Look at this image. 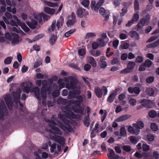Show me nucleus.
I'll return each instance as SVG.
<instances>
[{"mask_svg":"<svg viewBox=\"0 0 159 159\" xmlns=\"http://www.w3.org/2000/svg\"><path fill=\"white\" fill-rule=\"evenodd\" d=\"M47 122L50 123L49 124V125L51 129H49V131L55 135V136L52 137L53 139L58 143L61 145H64L65 141L64 137L60 136H56L57 134L60 135L62 134V132L61 130L55 126V125H57V124L52 119L51 120H49L47 121Z\"/></svg>","mask_w":159,"mask_h":159,"instance_id":"1","label":"nucleus"},{"mask_svg":"<svg viewBox=\"0 0 159 159\" xmlns=\"http://www.w3.org/2000/svg\"><path fill=\"white\" fill-rule=\"evenodd\" d=\"M58 117L64 122L63 124L60 121L57 120L56 119L55 120L57 121L58 124H57L58 126L64 131L69 132L72 131V128L71 126V122L70 120L65 118V115L60 112L58 114Z\"/></svg>","mask_w":159,"mask_h":159,"instance_id":"2","label":"nucleus"},{"mask_svg":"<svg viewBox=\"0 0 159 159\" xmlns=\"http://www.w3.org/2000/svg\"><path fill=\"white\" fill-rule=\"evenodd\" d=\"M70 102L71 104H75V105L72 106L71 108L69 106H66L65 107L66 109L69 111V110L71 109L75 113H80L82 115H84V108L81 106L82 102L78 100H70Z\"/></svg>","mask_w":159,"mask_h":159,"instance_id":"3","label":"nucleus"},{"mask_svg":"<svg viewBox=\"0 0 159 159\" xmlns=\"http://www.w3.org/2000/svg\"><path fill=\"white\" fill-rule=\"evenodd\" d=\"M69 82L66 83V88L69 90H80V87L79 84V81L75 78L72 76L69 77Z\"/></svg>","mask_w":159,"mask_h":159,"instance_id":"4","label":"nucleus"},{"mask_svg":"<svg viewBox=\"0 0 159 159\" xmlns=\"http://www.w3.org/2000/svg\"><path fill=\"white\" fill-rule=\"evenodd\" d=\"M5 16H3V19L7 24L13 26H17L16 21L12 20V16L9 12H6L5 14Z\"/></svg>","mask_w":159,"mask_h":159,"instance_id":"5","label":"nucleus"},{"mask_svg":"<svg viewBox=\"0 0 159 159\" xmlns=\"http://www.w3.org/2000/svg\"><path fill=\"white\" fill-rule=\"evenodd\" d=\"M8 111L4 102L2 101L0 103V119L2 121L4 119V116H7Z\"/></svg>","mask_w":159,"mask_h":159,"instance_id":"6","label":"nucleus"},{"mask_svg":"<svg viewBox=\"0 0 159 159\" xmlns=\"http://www.w3.org/2000/svg\"><path fill=\"white\" fill-rule=\"evenodd\" d=\"M76 14L77 17L82 18H85L89 15V12L85 9L81 7H78L76 11Z\"/></svg>","mask_w":159,"mask_h":159,"instance_id":"7","label":"nucleus"},{"mask_svg":"<svg viewBox=\"0 0 159 159\" xmlns=\"http://www.w3.org/2000/svg\"><path fill=\"white\" fill-rule=\"evenodd\" d=\"M104 0H99L96 4L95 1H92L91 2V8L92 10H94L95 11H97L103 5L104 2Z\"/></svg>","mask_w":159,"mask_h":159,"instance_id":"8","label":"nucleus"},{"mask_svg":"<svg viewBox=\"0 0 159 159\" xmlns=\"http://www.w3.org/2000/svg\"><path fill=\"white\" fill-rule=\"evenodd\" d=\"M11 95L14 98V101L16 103L19 102L20 106L21 107H23V104L21 103L19 101V99L20 97V93L17 92L13 91L11 93Z\"/></svg>","mask_w":159,"mask_h":159,"instance_id":"9","label":"nucleus"},{"mask_svg":"<svg viewBox=\"0 0 159 159\" xmlns=\"http://www.w3.org/2000/svg\"><path fill=\"white\" fill-rule=\"evenodd\" d=\"M4 100L8 108L11 110L13 104V102L11 97L7 94L4 97Z\"/></svg>","mask_w":159,"mask_h":159,"instance_id":"10","label":"nucleus"},{"mask_svg":"<svg viewBox=\"0 0 159 159\" xmlns=\"http://www.w3.org/2000/svg\"><path fill=\"white\" fill-rule=\"evenodd\" d=\"M150 17L149 14H147L144 17L141 19L139 21L140 24L144 26L145 25H148L150 22Z\"/></svg>","mask_w":159,"mask_h":159,"instance_id":"11","label":"nucleus"},{"mask_svg":"<svg viewBox=\"0 0 159 159\" xmlns=\"http://www.w3.org/2000/svg\"><path fill=\"white\" fill-rule=\"evenodd\" d=\"M30 92L34 93L35 97L39 101L41 100V97L40 94V89L38 87L32 88Z\"/></svg>","mask_w":159,"mask_h":159,"instance_id":"12","label":"nucleus"},{"mask_svg":"<svg viewBox=\"0 0 159 159\" xmlns=\"http://www.w3.org/2000/svg\"><path fill=\"white\" fill-rule=\"evenodd\" d=\"M13 38H12L11 43L13 45L18 44L21 40V39H20L18 34L13 33L12 34Z\"/></svg>","mask_w":159,"mask_h":159,"instance_id":"13","label":"nucleus"},{"mask_svg":"<svg viewBox=\"0 0 159 159\" xmlns=\"http://www.w3.org/2000/svg\"><path fill=\"white\" fill-rule=\"evenodd\" d=\"M80 93V90H73L72 91H70L69 92L67 98L69 99H72L75 97V95H79Z\"/></svg>","mask_w":159,"mask_h":159,"instance_id":"14","label":"nucleus"},{"mask_svg":"<svg viewBox=\"0 0 159 159\" xmlns=\"http://www.w3.org/2000/svg\"><path fill=\"white\" fill-rule=\"evenodd\" d=\"M140 102L142 106L147 107H152V102L151 101L145 99L141 100Z\"/></svg>","mask_w":159,"mask_h":159,"instance_id":"15","label":"nucleus"},{"mask_svg":"<svg viewBox=\"0 0 159 159\" xmlns=\"http://www.w3.org/2000/svg\"><path fill=\"white\" fill-rule=\"evenodd\" d=\"M128 91L130 93H135L136 94H139L140 92V89L139 87H135L134 88L129 87L128 88Z\"/></svg>","mask_w":159,"mask_h":159,"instance_id":"16","label":"nucleus"},{"mask_svg":"<svg viewBox=\"0 0 159 159\" xmlns=\"http://www.w3.org/2000/svg\"><path fill=\"white\" fill-rule=\"evenodd\" d=\"M94 92L98 98H100L102 97L103 95L102 90L99 87H97L94 88Z\"/></svg>","mask_w":159,"mask_h":159,"instance_id":"17","label":"nucleus"},{"mask_svg":"<svg viewBox=\"0 0 159 159\" xmlns=\"http://www.w3.org/2000/svg\"><path fill=\"white\" fill-rule=\"evenodd\" d=\"M131 116V115H124L117 118L115 120V121L116 122H120L125 121L129 118Z\"/></svg>","mask_w":159,"mask_h":159,"instance_id":"18","label":"nucleus"},{"mask_svg":"<svg viewBox=\"0 0 159 159\" xmlns=\"http://www.w3.org/2000/svg\"><path fill=\"white\" fill-rule=\"evenodd\" d=\"M51 89V87L48 85H42V87L41 88L40 94H46V92L50 91Z\"/></svg>","mask_w":159,"mask_h":159,"instance_id":"19","label":"nucleus"},{"mask_svg":"<svg viewBox=\"0 0 159 159\" xmlns=\"http://www.w3.org/2000/svg\"><path fill=\"white\" fill-rule=\"evenodd\" d=\"M13 18L14 19V20L15 21H16V24L17 25V24L21 26V27H25V28H26L27 29H29V28L24 23H22L20 21V20L18 19V17L15 15H14L13 16Z\"/></svg>","mask_w":159,"mask_h":159,"instance_id":"20","label":"nucleus"},{"mask_svg":"<svg viewBox=\"0 0 159 159\" xmlns=\"http://www.w3.org/2000/svg\"><path fill=\"white\" fill-rule=\"evenodd\" d=\"M65 116L69 119H76L77 115L74 113L72 111H69L65 114Z\"/></svg>","mask_w":159,"mask_h":159,"instance_id":"21","label":"nucleus"},{"mask_svg":"<svg viewBox=\"0 0 159 159\" xmlns=\"http://www.w3.org/2000/svg\"><path fill=\"white\" fill-rule=\"evenodd\" d=\"M100 9L99 10V13L103 17H105V20H108L109 16L108 15H106V12L105 9L103 7H100Z\"/></svg>","mask_w":159,"mask_h":159,"instance_id":"22","label":"nucleus"},{"mask_svg":"<svg viewBox=\"0 0 159 159\" xmlns=\"http://www.w3.org/2000/svg\"><path fill=\"white\" fill-rule=\"evenodd\" d=\"M26 24L30 28L34 29L36 28L37 22L36 20L33 19L31 22H27Z\"/></svg>","mask_w":159,"mask_h":159,"instance_id":"23","label":"nucleus"},{"mask_svg":"<svg viewBox=\"0 0 159 159\" xmlns=\"http://www.w3.org/2000/svg\"><path fill=\"white\" fill-rule=\"evenodd\" d=\"M129 35L131 38H134L136 40H138L139 39V36L136 31H131L129 33Z\"/></svg>","mask_w":159,"mask_h":159,"instance_id":"24","label":"nucleus"},{"mask_svg":"<svg viewBox=\"0 0 159 159\" xmlns=\"http://www.w3.org/2000/svg\"><path fill=\"white\" fill-rule=\"evenodd\" d=\"M64 19L62 16H61L57 20L56 24V26L58 30L62 26L64 23Z\"/></svg>","mask_w":159,"mask_h":159,"instance_id":"25","label":"nucleus"},{"mask_svg":"<svg viewBox=\"0 0 159 159\" xmlns=\"http://www.w3.org/2000/svg\"><path fill=\"white\" fill-rule=\"evenodd\" d=\"M159 45V42L157 41V39L152 43L148 44L146 45V47L148 48H155Z\"/></svg>","mask_w":159,"mask_h":159,"instance_id":"26","label":"nucleus"},{"mask_svg":"<svg viewBox=\"0 0 159 159\" xmlns=\"http://www.w3.org/2000/svg\"><path fill=\"white\" fill-rule=\"evenodd\" d=\"M57 103L59 105H65L68 103V101L66 99H64L61 98H58L57 100Z\"/></svg>","mask_w":159,"mask_h":159,"instance_id":"27","label":"nucleus"},{"mask_svg":"<svg viewBox=\"0 0 159 159\" xmlns=\"http://www.w3.org/2000/svg\"><path fill=\"white\" fill-rule=\"evenodd\" d=\"M109 152V154L107 155V156L109 158L115 159L116 155L117 154H115L114 151L113 149L109 148L108 149Z\"/></svg>","mask_w":159,"mask_h":159,"instance_id":"28","label":"nucleus"},{"mask_svg":"<svg viewBox=\"0 0 159 159\" xmlns=\"http://www.w3.org/2000/svg\"><path fill=\"white\" fill-rule=\"evenodd\" d=\"M44 10L46 13L51 15H54L55 12V10L54 9L48 7H44Z\"/></svg>","mask_w":159,"mask_h":159,"instance_id":"29","label":"nucleus"},{"mask_svg":"<svg viewBox=\"0 0 159 159\" xmlns=\"http://www.w3.org/2000/svg\"><path fill=\"white\" fill-rule=\"evenodd\" d=\"M116 96V94L114 92L112 93L108 97L107 101L108 102L111 103L113 102Z\"/></svg>","mask_w":159,"mask_h":159,"instance_id":"30","label":"nucleus"},{"mask_svg":"<svg viewBox=\"0 0 159 159\" xmlns=\"http://www.w3.org/2000/svg\"><path fill=\"white\" fill-rule=\"evenodd\" d=\"M42 151L40 149H39L36 151L34 152V156L36 157V159H42V158L41 157V155Z\"/></svg>","mask_w":159,"mask_h":159,"instance_id":"31","label":"nucleus"},{"mask_svg":"<svg viewBox=\"0 0 159 159\" xmlns=\"http://www.w3.org/2000/svg\"><path fill=\"white\" fill-rule=\"evenodd\" d=\"M99 114L102 115L101 117V121L102 122H103L107 116V111L106 110H105L104 112L103 110L101 109L99 111Z\"/></svg>","mask_w":159,"mask_h":159,"instance_id":"32","label":"nucleus"},{"mask_svg":"<svg viewBox=\"0 0 159 159\" xmlns=\"http://www.w3.org/2000/svg\"><path fill=\"white\" fill-rule=\"evenodd\" d=\"M29 84L30 85V86H25L23 89V91L24 92L26 93H29L30 91V90L31 89V87L32 86L33 84L31 82H29Z\"/></svg>","mask_w":159,"mask_h":159,"instance_id":"33","label":"nucleus"},{"mask_svg":"<svg viewBox=\"0 0 159 159\" xmlns=\"http://www.w3.org/2000/svg\"><path fill=\"white\" fill-rule=\"evenodd\" d=\"M148 115L151 118H154L157 116V113L156 111L152 110L149 111Z\"/></svg>","mask_w":159,"mask_h":159,"instance_id":"34","label":"nucleus"},{"mask_svg":"<svg viewBox=\"0 0 159 159\" xmlns=\"http://www.w3.org/2000/svg\"><path fill=\"white\" fill-rule=\"evenodd\" d=\"M145 92L147 95L149 96H152L154 94V91L152 88H148L146 89Z\"/></svg>","mask_w":159,"mask_h":159,"instance_id":"35","label":"nucleus"},{"mask_svg":"<svg viewBox=\"0 0 159 159\" xmlns=\"http://www.w3.org/2000/svg\"><path fill=\"white\" fill-rule=\"evenodd\" d=\"M83 121L84 125L87 127H89L90 124V123H87L86 122V121H90L89 116V114L87 115L86 116H84Z\"/></svg>","mask_w":159,"mask_h":159,"instance_id":"36","label":"nucleus"},{"mask_svg":"<svg viewBox=\"0 0 159 159\" xmlns=\"http://www.w3.org/2000/svg\"><path fill=\"white\" fill-rule=\"evenodd\" d=\"M56 20H54L52 21L51 26L49 27L48 29L49 32H51L54 31L56 28Z\"/></svg>","mask_w":159,"mask_h":159,"instance_id":"37","label":"nucleus"},{"mask_svg":"<svg viewBox=\"0 0 159 159\" xmlns=\"http://www.w3.org/2000/svg\"><path fill=\"white\" fill-rule=\"evenodd\" d=\"M44 2L47 6L52 7H55L58 6L57 3L47 1H45Z\"/></svg>","mask_w":159,"mask_h":159,"instance_id":"38","label":"nucleus"},{"mask_svg":"<svg viewBox=\"0 0 159 159\" xmlns=\"http://www.w3.org/2000/svg\"><path fill=\"white\" fill-rule=\"evenodd\" d=\"M89 61V62L94 67H95L96 66V62L93 57H90Z\"/></svg>","mask_w":159,"mask_h":159,"instance_id":"39","label":"nucleus"},{"mask_svg":"<svg viewBox=\"0 0 159 159\" xmlns=\"http://www.w3.org/2000/svg\"><path fill=\"white\" fill-rule=\"evenodd\" d=\"M48 144L50 147V150L51 153H53L54 152V150L56 148V144L55 143H53L51 144V142L50 141L49 142Z\"/></svg>","mask_w":159,"mask_h":159,"instance_id":"40","label":"nucleus"},{"mask_svg":"<svg viewBox=\"0 0 159 159\" xmlns=\"http://www.w3.org/2000/svg\"><path fill=\"white\" fill-rule=\"evenodd\" d=\"M134 7L135 11L139 10V3L138 0H134Z\"/></svg>","mask_w":159,"mask_h":159,"instance_id":"41","label":"nucleus"},{"mask_svg":"<svg viewBox=\"0 0 159 159\" xmlns=\"http://www.w3.org/2000/svg\"><path fill=\"white\" fill-rule=\"evenodd\" d=\"M57 39V37L56 36L53 35L51 38L49 39V42L50 44L52 45H54Z\"/></svg>","mask_w":159,"mask_h":159,"instance_id":"42","label":"nucleus"},{"mask_svg":"<svg viewBox=\"0 0 159 159\" xmlns=\"http://www.w3.org/2000/svg\"><path fill=\"white\" fill-rule=\"evenodd\" d=\"M12 59V57H7L4 60V63L6 65L10 64Z\"/></svg>","mask_w":159,"mask_h":159,"instance_id":"43","label":"nucleus"},{"mask_svg":"<svg viewBox=\"0 0 159 159\" xmlns=\"http://www.w3.org/2000/svg\"><path fill=\"white\" fill-rule=\"evenodd\" d=\"M120 135L122 136H126V131L125 127H122L120 129Z\"/></svg>","mask_w":159,"mask_h":159,"instance_id":"44","label":"nucleus"},{"mask_svg":"<svg viewBox=\"0 0 159 159\" xmlns=\"http://www.w3.org/2000/svg\"><path fill=\"white\" fill-rule=\"evenodd\" d=\"M44 36V35L43 34H39L35 36L33 39V41H35L38 40L39 39L43 38Z\"/></svg>","mask_w":159,"mask_h":159,"instance_id":"45","label":"nucleus"},{"mask_svg":"<svg viewBox=\"0 0 159 159\" xmlns=\"http://www.w3.org/2000/svg\"><path fill=\"white\" fill-rule=\"evenodd\" d=\"M129 47L128 43L123 42H121V44L120 46V48L123 49H127Z\"/></svg>","mask_w":159,"mask_h":159,"instance_id":"46","label":"nucleus"},{"mask_svg":"<svg viewBox=\"0 0 159 159\" xmlns=\"http://www.w3.org/2000/svg\"><path fill=\"white\" fill-rule=\"evenodd\" d=\"M75 31V29H73L70 30L66 32L64 34L65 36L66 37H68Z\"/></svg>","mask_w":159,"mask_h":159,"instance_id":"47","label":"nucleus"},{"mask_svg":"<svg viewBox=\"0 0 159 159\" xmlns=\"http://www.w3.org/2000/svg\"><path fill=\"white\" fill-rule=\"evenodd\" d=\"M143 63L144 64L146 67H149L152 66V62L150 60L148 59L146 60L145 62Z\"/></svg>","mask_w":159,"mask_h":159,"instance_id":"48","label":"nucleus"},{"mask_svg":"<svg viewBox=\"0 0 159 159\" xmlns=\"http://www.w3.org/2000/svg\"><path fill=\"white\" fill-rule=\"evenodd\" d=\"M129 140L131 143L134 144H136L138 142V141L137 139L133 136L130 137Z\"/></svg>","mask_w":159,"mask_h":159,"instance_id":"49","label":"nucleus"},{"mask_svg":"<svg viewBox=\"0 0 159 159\" xmlns=\"http://www.w3.org/2000/svg\"><path fill=\"white\" fill-rule=\"evenodd\" d=\"M154 77L150 76L146 78V81L148 83H151L154 81Z\"/></svg>","mask_w":159,"mask_h":159,"instance_id":"50","label":"nucleus"},{"mask_svg":"<svg viewBox=\"0 0 159 159\" xmlns=\"http://www.w3.org/2000/svg\"><path fill=\"white\" fill-rule=\"evenodd\" d=\"M76 21L71 19H69L66 22V24L68 27L71 26L73 25L75 23Z\"/></svg>","mask_w":159,"mask_h":159,"instance_id":"51","label":"nucleus"},{"mask_svg":"<svg viewBox=\"0 0 159 159\" xmlns=\"http://www.w3.org/2000/svg\"><path fill=\"white\" fill-rule=\"evenodd\" d=\"M135 65V64L134 62L130 61L128 63L127 66L130 69L132 70L134 68Z\"/></svg>","mask_w":159,"mask_h":159,"instance_id":"52","label":"nucleus"},{"mask_svg":"<svg viewBox=\"0 0 159 159\" xmlns=\"http://www.w3.org/2000/svg\"><path fill=\"white\" fill-rule=\"evenodd\" d=\"M95 36H96V35L95 34L93 33H88L86 34L85 39H92Z\"/></svg>","mask_w":159,"mask_h":159,"instance_id":"53","label":"nucleus"},{"mask_svg":"<svg viewBox=\"0 0 159 159\" xmlns=\"http://www.w3.org/2000/svg\"><path fill=\"white\" fill-rule=\"evenodd\" d=\"M81 4L85 7H89V0H83L81 2Z\"/></svg>","mask_w":159,"mask_h":159,"instance_id":"54","label":"nucleus"},{"mask_svg":"<svg viewBox=\"0 0 159 159\" xmlns=\"http://www.w3.org/2000/svg\"><path fill=\"white\" fill-rule=\"evenodd\" d=\"M143 60V57L141 56H138L136 58L135 62L136 63H141Z\"/></svg>","mask_w":159,"mask_h":159,"instance_id":"55","label":"nucleus"},{"mask_svg":"<svg viewBox=\"0 0 159 159\" xmlns=\"http://www.w3.org/2000/svg\"><path fill=\"white\" fill-rule=\"evenodd\" d=\"M42 97V102L43 106H45L46 104V98H47L46 94H41Z\"/></svg>","mask_w":159,"mask_h":159,"instance_id":"56","label":"nucleus"},{"mask_svg":"<svg viewBox=\"0 0 159 159\" xmlns=\"http://www.w3.org/2000/svg\"><path fill=\"white\" fill-rule=\"evenodd\" d=\"M151 128L153 131H156L158 129V127L157 125L153 123H152L151 125Z\"/></svg>","mask_w":159,"mask_h":159,"instance_id":"57","label":"nucleus"},{"mask_svg":"<svg viewBox=\"0 0 159 159\" xmlns=\"http://www.w3.org/2000/svg\"><path fill=\"white\" fill-rule=\"evenodd\" d=\"M123 149L126 152H129L131 150V146L130 145H124L123 147Z\"/></svg>","mask_w":159,"mask_h":159,"instance_id":"58","label":"nucleus"},{"mask_svg":"<svg viewBox=\"0 0 159 159\" xmlns=\"http://www.w3.org/2000/svg\"><path fill=\"white\" fill-rule=\"evenodd\" d=\"M158 36L154 35L153 36L150 38H149L148 40L146 41L147 43H150L153 41L155 40L157 38H158Z\"/></svg>","mask_w":159,"mask_h":159,"instance_id":"59","label":"nucleus"},{"mask_svg":"<svg viewBox=\"0 0 159 159\" xmlns=\"http://www.w3.org/2000/svg\"><path fill=\"white\" fill-rule=\"evenodd\" d=\"M139 15L137 13H135L133 16V18L132 19V20L134 22L137 21L139 19Z\"/></svg>","mask_w":159,"mask_h":159,"instance_id":"60","label":"nucleus"},{"mask_svg":"<svg viewBox=\"0 0 159 159\" xmlns=\"http://www.w3.org/2000/svg\"><path fill=\"white\" fill-rule=\"evenodd\" d=\"M79 55L81 56L84 55L85 54V50L83 48H80L78 51Z\"/></svg>","mask_w":159,"mask_h":159,"instance_id":"61","label":"nucleus"},{"mask_svg":"<svg viewBox=\"0 0 159 159\" xmlns=\"http://www.w3.org/2000/svg\"><path fill=\"white\" fill-rule=\"evenodd\" d=\"M5 37L6 39L9 41H11L12 39V36L8 32L6 33Z\"/></svg>","mask_w":159,"mask_h":159,"instance_id":"62","label":"nucleus"},{"mask_svg":"<svg viewBox=\"0 0 159 159\" xmlns=\"http://www.w3.org/2000/svg\"><path fill=\"white\" fill-rule=\"evenodd\" d=\"M60 94V92L58 90L54 91L52 93V95L53 97L58 96Z\"/></svg>","mask_w":159,"mask_h":159,"instance_id":"63","label":"nucleus"},{"mask_svg":"<svg viewBox=\"0 0 159 159\" xmlns=\"http://www.w3.org/2000/svg\"><path fill=\"white\" fill-rule=\"evenodd\" d=\"M120 0H113V4L116 7L119 6L120 5Z\"/></svg>","mask_w":159,"mask_h":159,"instance_id":"64","label":"nucleus"}]
</instances>
